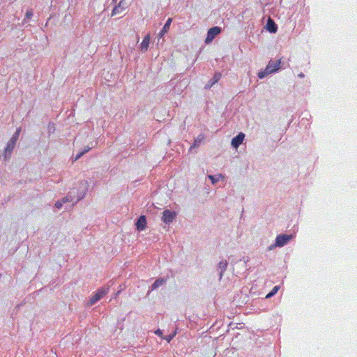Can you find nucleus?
<instances>
[{
  "label": "nucleus",
  "mask_w": 357,
  "mask_h": 357,
  "mask_svg": "<svg viewBox=\"0 0 357 357\" xmlns=\"http://www.w3.org/2000/svg\"><path fill=\"white\" fill-rule=\"evenodd\" d=\"M109 292L108 287H103L98 289L95 294H93L89 301L88 305H93L98 302L101 298L106 295Z\"/></svg>",
  "instance_id": "nucleus-1"
},
{
  "label": "nucleus",
  "mask_w": 357,
  "mask_h": 357,
  "mask_svg": "<svg viewBox=\"0 0 357 357\" xmlns=\"http://www.w3.org/2000/svg\"><path fill=\"white\" fill-rule=\"evenodd\" d=\"M176 217V213L170 210L166 209L162 213V220L165 224L172 223Z\"/></svg>",
  "instance_id": "nucleus-2"
},
{
  "label": "nucleus",
  "mask_w": 357,
  "mask_h": 357,
  "mask_svg": "<svg viewBox=\"0 0 357 357\" xmlns=\"http://www.w3.org/2000/svg\"><path fill=\"white\" fill-rule=\"evenodd\" d=\"M221 32V29L218 26H214L213 28H211L208 33L207 36L205 39V43L206 44L210 43L214 38L218 36Z\"/></svg>",
  "instance_id": "nucleus-3"
},
{
  "label": "nucleus",
  "mask_w": 357,
  "mask_h": 357,
  "mask_svg": "<svg viewBox=\"0 0 357 357\" xmlns=\"http://www.w3.org/2000/svg\"><path fill=\"white\" fill-rule=\"evenodd\" d=\"M292 235L281 234L276 237L275 245L278 247L284 246L288 241L292 238Z\"/></svg>",
  "instance_id": "nucleus-4"
},
{
  "label": "nucleus",
  "mask_w": 357,
  "mask_h": 357,
  "mask_svg": "<svg viewBox=\"0 0 357 357\" xmlns=\"http://www.w3.org/2000/svg\"><path fill=\"white\" fill-rule=\"evenodd\" d=\"M128 6V4L125 1V0H121L119 4L114 7L112 10V15H116L117 14H121L123 11L126 10Z\"/></svg>",
  "instance_id": "nucleus-5"
},
{
  "label": "nucleus",
  "mask_w": 357,
  "mask_h": 357,
  "mask_svg": "<svg viewBox=\"0 0 357 357\" xmlns=\"http://www.w3.org/2000/svg\"><path fill=\"white\" fill-rule=\"evenodd\" d=\"M280 59L276 61L271 60L266 66V68H268V73H272L276 72L280 68Z\"/></svg>",
  "instance_id": "nucleus-6"
},
{
  "label": "nucleus",
  "mask_w": 357,
  "mask_h": 357,
  "mask_svg": "<svg viewBox=\"0 0 357 357\" xmlns=\"http://www.w3.org/2000/svg\"><path fill=\"white\" fill-rule=\"evenodd\" d=\"M244 139L245 134L243 132H240L237 136H236L231 139V144L234 148L237 149L242 144Z\"/></svg>",
  "instance_id": "nucleus-7"
},
{
  "label": "nucleus",
  "mask_w": 357,
  "mask_h": 357,
  "mask_svg": "<svg viewBox=\"0 0 357 357\" xmlns=\"http://www.w3.org/2000/svg\"><path fill=\"white\" fill-rule=\"evenodd\" d=\"M151 35L146 34L143 38L142 43L139 45V50L142 52H146L148 50L149 45L150 42Z\"/></svg>",
  "instance_id": "nucleus-8"
},
{
  "label": "nucleus",
  "mask_w": 357,
  "mask_h": 357,
  "mask_svg": "<svg viewBox=\"0 0 357 357\" xmlns=\"http://www.w3.org/2000/svg\"><path fill=\"white\" fill-rule=\"evenodd\" d=\"M146 225V217L141 215L136 222V227L137 230L143 231L145 229Z\"/></svg>",
  "instance_id": "nucleus-9"
},
{
  "label": "nucleus",
  "mask_w": 357,
  "mask_h": 357,
  "mask_svg": "<svg viewBox=\"0 0 357 357\" xmlns=\"http://www.w3.org/2000/svg\"><path fill=\"white\" fill-rule=\"evenodd\" d=\"M221 76H222L221 73H215L213 77L211 80L208 81V82L206 85L205 88L210 89L211 87H212L215 84H216L220 79Z\"/></svg>",
  "instance_id": "nucleus-10"
},
{
  "label": "nucleus",
  "mask_w": 357,
  "mask_h": 357,
  "mask_svg": "<svg viewBox=\"0 0 357 357\" xmlns=\"http://www.w3.org/2000/svg\"><path fill=\"white\" fill-rule=\"evenodd\" d=\"M208 177L213 184L216 183L219 180H223L225 178V176L222 174H218L215 176L209 175Z\"/></svg>",
  "instance_id": "nucleus-11"
},
{
  "label": "nucleus",
  "mask_w": 357,
  "mask_h": 357,
  "mask_svg": "<svg viewBox=\"0 0 357 357\" xmlns=\"http://www.w3.org/2000/svg\"><path fill=\"white\" fill-rule=\"evenodd\" d=\"M165 280L162 278L157 279L153 284L151 285L152 290L158 288L159 287L163 285L165 282Z\"/></svg>",
  "instance_id": "nucleus-12"
},
{
  "label": "nucleus",
  "mask_w": 357,
  "mask_h": 357,
  "mask_svg": "<svg viewBox=\"0 0 357 357\" xmlns=\"http://www.w3.org/2000/svg\"><path fill=\"white\" fill-rule=\"evenodd\" d=\"M265 29L271 33H275L278 29L277 24H266Z\"/></svg>",
  "instance_id": "nucleus-13"
},
{
  "label": "nucleus",
  "mask_w": 357,
  "mask_h": 357,
  "mask_svg": "<svg viewBox=\"0 0 357 357\" xmlns=\"http://www.w3.org/2000/svg\"><path fill=\"white\" fill-rule=\"evenodd\" d=\"M16 142L10 139V141L8 142L6 147L5 149V151L7 153H10L14 149V146L15 145Z\"/></svg>",
  "instance_id": "nucleus-14"
},
{
  "label": "nucleus",
  "mask_w": 357,
  "mask_h": 357,
  "mask_svg": "<svg viewBox=\"0 0 357 357\" xmlns=\"http://www.w3.org/2000/svg\"><path fill=\"white\" fill-rule=\"evenodd\" d=\"M171 24H165L162 31L159 33V38H162L165 33H167L169 29V26Z\"/></svg>",
  "instance_id": "nucleus-15"
},
{
  "label": "nucleus",
  "mask_w": 357,
  "mask_h": 357,
  "mask_svg": "<svg viewBox=\"0 0 357 357\" xmlns=\"http://www.w3.org/2000/svg\"><path fill=\"white\" fill-rule=\"evenodd\" d=\"M280 289V286H275L273 289L271 291V292H269L266 296V298H269L271 297H272L273 296H274L279 290Z\"/></svg>",
  "instance_id": "nucleus-16"
},
{
  "label": "nucleus",
  "mask_w": 357,
  "mask_h": 357,
  "mask_svg": "<svg viewBox=\"0 0 357 357\" xmlns=\"http://www.w3.org/2000/svg\"><path fill=\"white\" fill-rule=\"evenodd\" d=\"M204 135H202V134L199 135L197 137V139L195 140V142H194V143H193L192 146H193V147H195V146H198V145H199V144H200V143L202 142V140L204 139Z\"/></svg>",
  "instance_id": "nucleus-17"
},
{
  "label": "nucleus",
  "mask_w": 357,
  "mask_h": 357,
  "mask_svg": "<svg viewBox=\"0 0 357 357\" xmlns=\"http://www.w3.org/2000/svg\"><path fill=\"white\" fill-rule=\"evenodd\" d=\"M20 132H21V128H17L10 139L16 142L18 139Z\"/></svg>",
  "instance_id": "nucleus-18"
},
{
  "label": "nucleus",
  "mask_w": 357,
  "mask_h": 357,
  "mask_svg": "<svg viewBox=\"0 0 357 357\" xmlns=\"http://www.w3.org/2000/svg\"><path fill=\"white\" fill-rule=\"evenodd\" d=\"M268 74H271V73H268V68L266 67V69L264 70L261 71L258 73V77L260 79H262V78L265 77L266 75H268Z\"/></svg>",
  "instance_id": "nucleus-19"
},
{
  "label": "nucleus",
  "mask_w": 357,
  "mask_h": 357,
  "mask_svg": "<svg viewBox=\"0 0 357 357\" xmlns=\"http://www.w3.org/2000/svg\"><path fill=\"white\" fill-rule=\"evenodd\" d=\"M219 266L222 269V271H224L226 270V268L227 266V262L226 261H220L219 263ZM222 272L220 273V277L222 276Z\"/></svg>",
  "instance_id": "nucleus-20"
},
{
  "label": "nucleus",
  "mask_w": 357,
  "mask_h": 357,
  "mask_svg": "<svg viewBox=\"0 0 357 357\" xmlns=\"http://www.w3.org/2000/svg\"><path fill=\"white\" fill-rule=\"evenodd\" d=\"M64 202H63V200L62 201H57L56 203H55V206L57 208H61L63 206V204Z\"/></svg>",
  "instance_id": "nucleus-21"
},
{
  "label": "nucleus",
  "mask_w": 357,
  "mask_h": 357,
  "mask_svg": "<svg viewBox=\"0 0 357 357\" xmlns=\"http://www.w3.org/2000/svg\"><path fill=\"white\" fill-rule=\"evenodd\" d=\"M62 200H63V202L66 203V202H72L73 199L70 196H66Z\"/></svg>",
  "instance_id": "nucleus-22"
},
{
  "label": "nucleus",
  "mask_w": 357,
  "mask_h": 357,
  "mask_svg": "<svg viewBox=\"0 0 357 357\" xmlns=\"http://www.w3.org/2000/svg\"><path fill=\"white\" fill-rule=\"evenodd\" d=\"M84 154V152L82 151L80 152L79 153H78L75 158V160H77L78 158H79L81 156H82Z\"/></svg>",
  "instance_id": "nucleus-23"
},
{
  "label": "nucleus",
  "mask_w": 357,
  "mask_h": 357,
  "mask_svg": "<svg viewBox=\"0 0 357 357\" xmlns=\"http://www.w3.org/2000/svg\"><path fill=\"white\" fill-rule=\"evenodd\" d=\"M155 333L156 335H162V332H161L159 329H158V330L155 332Z\"/></svg>",
  "instance_id": "nucleus-24"
},
{
  "label": "nucleus",
  "mask_w": 357,
  "mask_h": 357,
  "mask_svg": "<svg viewBox=\"0 0 357 357\" xmlns=\"http://www.w3.org/2000/svg\"><path fill=\"white\" fill-rule=\"evenodd\" d=\"M267 22L271 23V22H274V21L269 17L267 20Z\"/></svg>",
  "instance_id": "nucleus-25"
},
{
  "label": "nucleus",
  "mask_w": 357,
  "mask_h": 357,
  "mask_svg": "<svg viewBox=\"0 0 357 357\" xmlns=\"http://www.w3.org/2000/svg\"><path fill=\"white\" fill-rule=\"evenodd\" d=\"M89 150H90V148L87 147V148L85 149L84 151H83V152H84V153H85L88 152Z\"/></svg>",
  "instance_id": "nucleus-26"
},
{
  "label": "nucleus",
  "mask_w": 357,
  "mask_h": 357,
  "mask_svg": "<svg viewBox=\"0 0 357 357\" xmlns=\"http://www.w3.org/2000/svg\"><path fill=\"white\" fill-rule=\"evenodd\" d=\"M172 18H168L166 21V22H172Z\"/></svg>",
  "instance_id": "nucleus-27"
},
{
  "label": "nucleus",
  "mask_w": 357,
  "mask_h": 357,
  "mask_svg": "<svg viewBox=\"0 0 357 357\" xmlns=\"http://www.w3.org/2000/svg\"><path fill=\"white\" fill-rule=\"evenodd\" d=\"M172 338V337L169 336V337H168V339H167V340L168 341H170Z\"/></svg>",
  "instance_id": "nucleus-28"
},
{
  "label": "nucleus",
  "mask_w": 357,
  "mask_h": 357,
  "mask_svg": "<svg viewBox=\"0 0 357 357\" xmlns=\"http://www.w3.org/2000/svg\"><path fill=\"white\" fill-rule=\"evenodd\" d=\"M119 293H120V291H117L116 296H118Z\"/></svg>",
  "instance_id": "nucleus-29"
},
{
  "label": "nucleus",
  "mask_w": 357,
  "mask_h": 357,
  "mask_svg": "<svg viewBox=\"0 0 357 357\" xmlns=\"http://www.w3.org/2000/svg\"><path fill=\"white\" fill-rule=\"evenodd\" d=\"M299 76L300 77H303V74H300Z\"/></svg>",
  "instance_id": "nucleus-30"
}]
</instances>
